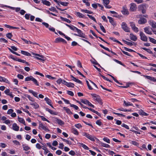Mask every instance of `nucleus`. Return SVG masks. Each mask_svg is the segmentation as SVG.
Returning a JSON list of instances; mask_svg holds the SVG:
<instances>
[{
  "label": "nucleus",
  "mask_w": 156,
  "mask_h": 156,
  "mask_svg": "<svg viewBox=\"0 0 156 156\" xmlns=\"http://www.w3.org/2000/svg\"><path fill=\"white\" fill-rule=\"evenodd\" d=\"M21 53L24 55L28 56H31V54L25 51L21 50Z\"/></svg>",
  "instance_id": "21"
},
{
  "label": "nucleus",
  "mask_w": 156,
  "mask_h": 156,
  "mask_svg": "<svg viewBox=\"0 0 156 156\" xmlns=\"http://www.w3.org/2000/svg\"><path fill=\"white\" fill-rule=\"evenodd\" d=\"M61 83L69 87L73 88L74 86V84L73 83H68L65 80H62L61 78H59V84Z\"/></svg>",
  "instance_id": "1"
},
{
  "label": "nucleus",
  "mask_w": 156,
  "mask_h": 156,
  "mask_svg": "<svg viewBox=\"0 0 156 156\" xmlns=\"http://www.w3.org/2000/svg\"><path fill=\"white\" fill-rule=\"evenodd\" d=\"M86 82L88 86V88L89 90H92L93 89L91 87V86L89 84V83L88 81L87 80H86Z\"/></svg>",
  "instance_id": "57"
},
{
  "label": "nucleus",
  "mask_w": 156,
  "mask_h": 156,
  "mask_svg": "<svg viewBox=\"0 0 156 156\" xmlns=\"http://www.w3.org/2000/svg\"><path fill=\"white\" fill-rule=\"evenodd\" d=\"M124 104L126 106L133 105V104L132 103H130V102H126L125 101H124Z\"/></svg>",
  "instance_id": "34"
},
{
  "label": "nucleus",
  "mask_w": 156,
  "mask_h": 156,
  "mask_svg": "<svg viewBox=\"0 0 156 156\" xmlns=\"http://www.w3.org/2000/svg\"><path fill=\"white\" fill-rule=\"evenodd\" d=\"M145 8L146 5H145L142 4L140 6V9L143 13H145L146 12Z\"/></svg>",
  "instance_id": "13"
},
{
  "label": "nucleus",
  "mask_w": 156,
  "mask_h": 156,
  "mask_svg": "<svg viewBox=\"0 0 156 156\" xmlns=\"http://www.w3.org/2000/svg\"><path fill=\"white\" fill-rule=\"evenodd\" d=\"M147 22V20L144 18H140L138 21V23L139 24H143Z\"/></svg>",
  "instance_id": "11"
},
{
  "label": "nucleus",
  "mask_w": 156,
  "mask_h": 156,
  "mask_svg": "<svg viewBox=\"0 0 156 156\" xmlns=\"http://www.w3.org/2000/svg\"><path fill=\"white\" fill-rule=\"evenodd\" d=\"M76 13L77 16L80 18H83L84 17V15L79 12H77Z\"/></svg>",
  "instance_id": "40"
},
{
  "label": "nucleus",
  "mask_w": 156,
  "mask_h": 156,
  "mask_svg": "<svg viewBox=\"0 0 156 156\" xmlns=\"http://www.w3.org/2000/svg\"><path fill=\"white\" fill-rule=\"evenodd\" d=\"M76 101L77 103L79 104L80 105H81V106L83 108H84L85 109L88 108L86 107V106H84L82 104H81V103L80 101L77 100V101Z\"/></svg>",
  "instance_id": "49"
},
{
  "label": "nucleus",
  "mask_w": 156,
  "mask_h": 156,
  "mask_svg": "<svg viewBox=\"0 0 156 156\" xmlns=\"http://www.w3.org/2000/svg\"><path fill=\"white\" fill-rule=\"evenodd\" d=\"M69 28L72 30H75L76 31H78V32H80L79 29L73 25H71L69 27Z\"/></svg>",
  "instance_id": "26"
},
{
  "label": "nucleus",
  "mask_w": 156,
  "mask_h": 156,
  "mask_svg": "<svg viewBox=\"0 0 156 156\" xmlns=\"http://www.w3.org/2000/svg\"><path fill=\"white\" fill-rule=\"evenodd\" d=\"M129 37L130 39L134 41H136L137 40V37L136 36L132 34H130Z\"/></svg>",
  "instance_id": "17"
},
{
  "label": "nucleus",
  "mask_w": 156,
  "mask_h": 156,
  "mask_svg": "<svg viewBox=\"0 0 156 156\" xmlns=\"http://www.w3.org/2000/svg\"><path fill=\"white\" fill-rule=\"evenodd\" d=\"M30 80L32 81L37 86H39V84L37 80L32 76H30L26 77L25 78V81H28Z\"/></svg>",
  "instance_id": "3"
},
{
  "label": "nucleus",
  "mask_w": 156,
  "mask_h": 156,
  "mask_svg": "<svg viewBox=\"0 0 156 156\" xmlns=\"http://www.w3.org/2000/svg\"><path fill=\"white\" fill-rule=\"evenodd\" d=\"M150 25L153 28H156V22H155L154 21H150Z\"/></svg>",
  "instance_id": "23"
},
{
  "label": "nucleus",
  "mask_w": 156,
  "mask_h": 156,
  "mask_svg": "<svg viewBox=\"0 0 156 156\" xmlns=\"http://www.w3.org/2000/svg\"><path fill=\"white\" fill-rule=\"evenodd\" d=\"M40 116L42 120H43L44 121H47V122H49V121L48 120V119H47L46 118H45L44 116Z\"/></svg>",
  "instance_id": "58"
},
{
  "label": "nucleus",
  "mask_w": 156,
  "mask_h": 156,
  "mask_svg": "<svg viewBox=\"0 0 156 156\" xmlns=\"http://www.w3.org/2000/svg\"><path fill=\"white\" fill-rule=\"evenodd\" d=\"M121 126L122 127H124L127 129H129V126H127V125H126V124H125V123H123L122 125Z\"/></svg>",
  "instance_id": "60"
},
{
  "label": "nucleus",
  "mask_w": 156,
  "mask_h": 156,
  "mask_svg": "<svg viewBox=\"0 0 156 156\" xmlns=\"http://www.w3.org/2000/svg\"><path fill=\"white\" fill-rule=\"evenodd\" d=\"M122 28L125 31L127 32H130L129 29L127 26L125 22H122Z\"/></svg>",
  "instance_id": "6"
},
{
  "label": "nucleus",
  "mask_w": 156,
  "mask_h": 156,
  "mask_svg": "<svg viewBox=\"0 0 156 156\" xmlns=\"http://www.w3.org/2000/svg\"><path fill=\"white\" fill-rule=\"evenodd\" d=\"M36 147L38 149H40L42 148V146L39 143H37L36 144Z\"/></svg>",
  "instance_id": "63"
},
{
  "label": "nucleus",
  "mask_w": 156,
  "mask_h": 156,
  "mask_svg": "<svg viewBox=\"0 0 156 156\" xmlns=\"http://www.w3.org/2000/svg\"><path fill=\"white\" fill-rule=\"evenodd\" d=\"M122 12L123 14L128 15L129 14L127 9L124 8H123V10Z\"/></svg>",
  "instance_id": "28"
},
{
  "label": "nucleus",
  "mask_w": 156,
  "mask_h": 156,
  "mask_svg": "<svg viewBox=\"0 0 156 156\" xmlns=\"http://www.w3.org/2000/svg\"><path fill=\"white\" fill-rule=\"evenodd\" d=\"M0 41L1 42H3L5 43H7L8 42L7 41L3 38H0Z\"/></svg>",
  "instance_id": "54"
},
{
  "label": "nucleus",
  "mask_w": 156,
  "mask_h": 156,
  "mask_svg": "<svg viewBox=\"0 0 156 156\" xmlns=\"http://www.w3.org/2000/svg\"><path fill=\"white\" fill-rule=\"evenodd\" d=\"M107 18L109 20V22L114 26H115L116 25V23L114 21L113 19L111 17L108 16Z\"/></svg>",
  "instance_id": "10"
},
{
  "label": "nucleus",
  "mask_w": 156,
  "mask_h": 156,
  "mask_svg": "<svg viewBox=\"0 0 156 156\" xmlns=\"http://www.w3.org/2000/svg\"><path fill=\"white\" fill-rule=\"evenodd\" d=\"M130 7L129 10L132 12H134L136 11L137 9V6L136 4L132 3L130 4Z\"/></svg>",
  "instance_id": "7"
},
{
  "label": "nucleus",
  "mask_w": 156,
  "mask_h": 156,
  "mask_svg": "<svg viewBox=\"0 0 156 156\" xmlns=\"http://www.w3.org/2000/svg\"><path fill=\"white\" fill-rule=\"evenodd\" d=\"M96 123L97 125H98L99 126H101L102 124V122H101V121L99 120H97L96 122Z\"/></svg>",
  "instance_id": "61"
},
{
  "label": "nucleus",
  "mask_w": 156,
  "mask_h": 156,
  "mask_svg": "<svg viewBox=\"0 0 156 156\" xmlns=\"http://www.w3.org/2000/svg\"><path fill=\"white\" fill-rule=\"evenodd\" d=\"M132 29L136 33L137 32L139 31L138 28L136 27V26H135L134 27H133V28H132Z\"/></svg>",
  "instance_id": "62"
},
{
  "label": "nucleus",
  "mask_w": 156,
  "mask_h": 156,
  "mask_svg": "<svg viewBox=\"0 0 156 156\" xmlns=\"http://www.w3.org/2000/svg\"><path fill=\"white\" fill-rule=\"evenodd\" d=\"M67 94L71 96H73L74 95V94L73 92L71 91L68 90L67 91Z\"/></svg>",
  "instance_id": "59"
},
{
  "label": "nucleus",
  "mask_w": 156,
  "mask_h": 156,
  "mask_svg": "<svg viewBox=\"0 0 156 156\" xmlns=\"http://www.w3.org/2000/svg\"><path fill=\"white\" fill-rule=\"evenodd\" d=\"M87 108L88 109L92 111V112H93L95 113H96V114H97L99 116H101V114L100 113H99L97 111H95L94 109H92L91 108Z\"/></svg>",
  "instance_id": "25"
},
{
  "label": "nucleus",
  "mask_w": 156,
  "mask_h": 156,
  "mask_svg": "<svg viewBox=\"0 0 156 156\" xmlns=\"http://www.w3.org/2000/svg\"><path fill=\"white\" fill-rule=\"evenodd\" d=\"M142 49L143 50L146 51H147L150 54H152L153 53L152 52L150 49H147L145 48H142Z\"/></svg>",
  "instance_id": "45"
},
{
  "label": "nucleus",
  "mask_w": 156,
  "mask_h": 156,
  "mask_svg": "<svg viewBox=\"0 0 156 156\" xmlns=\"http://www.w3.org/2000/svg\"><path fill=\"white\" fill-rule=\"evenodd\" d=\"M101 146L106 148H109L110 146L108 144H105L101 142L100 143Z\"/></svg>",
  "instance_id": "37"
},
{
  "label": "nucleus",
  "mask_w": 156,
  "mask_h": 156,
  "mask_svg": "<svg viewBox=\"0 0 156 156\" xmlns=\"http://www.w3.org/2000/svg\"><path fill=\"white\" fill-rule=\"evenodd\" d=\"M139 114L140 115H145V116H147L148 115V114L145 113V112H143L142 110L141 111V112H140Z\"/></svg>",
  "instance_id": "51"
},
{
  "label": "nucleus",
  "mask_w": 156,
  "mask_h": 156,
  "mask_svg": "<svg viewBox=\"0 0 156 156\" xmlns=\"http://www.w3.org/2000/svg\"><path fill=\"white\" fill-rule=\"evenodd\" d=\"M75 126L76 128L78 129H80V128L82 127V126L79 123L75 124Z\"/></svg>",
  "instance_id": "64"
},
{
  "label": "nucleus",
  "mask_w": 156,
  "mask_h": 156,
  "mask_svg": "<svg viewBox=\"0 0 156 156\" xmlns=\"http://www.w3.org/2000/svg\"><path fill=\"white\" fill-rule=\"evenodd\" d=\"M19 127L17 126L16 123H14L12 125V129L16 131H18L19 130Z\"/></svg>",
  "instance_id": "18"
},
{
  "label": "nucleus",
  "mask_w": 156,
  "mask_h": 156,
  "mask_svg": "<svg viewBox=\"0 0 156 156\" xmlns=\"http://www.w3.org/2000/svg\"><path fill=\"white\" fill-rule=\"evenodd\" d=\"M144 32L149 34H152L151 32L150 31L148 27H145L144 29Z\"/></svg>",
  "instance_id": "22"
},
{
  "label": "nucleus",
  "mask_w": 156,
  "mask_h": 156,
  "mask_svg": "<svg viewBox=\"0 0 156 156\" xmlns=\"http://www.w3.org/2000/svg\"><path fill=\"white\" fill-rule=\"evenodd\" d=\"M28 91L30 93L32 94L35 97L38 98V93L37 92H34L31 90H28Z\"/></svg>",
  "instance_id": "20"
},
{
  "label": "nucleus",
  "mask_w": 156,
  "mask_h": 156,
  "mask_svg": "<svg viewBox=\"0 0 156 156\" xmlns=\"http://www.w3.org/2000/svg\"><path fill=\"white\" fill-rule=\"evenodd\" d=\"M140 39L141 40L144 41H147V37L143 32H140Z\"/></svg>",
  "instance_id": "8"
},
{
  "label": "nucleus",
  "mask_w": 156,
  "mask_h": 156,
  "mask_svg": "<svg viewBox=\"0 0 156 156\" xmlns=\"http://www.w3.org/2000/svg\"><path fill=\"white\" fill-rule=\"evenodd\" d=\"M70 106L71 107H73L75 110H78L79 108L78 107L75 105L70 104Z\"/></svg>",
  "instance_id": "46"
},
{
  "label": "nucleus",
  "mask_w": 156,
  "mask_h": 156,
  "mask_svg": "<svg viewBox=\"0 0 156 156\" xmlns=\"http://www.w3.org/2000/svg\"><path fill=\"white\" fill-rule=\"evenodd\" d=\"M123 41L126 44L128 45L131 46L133 45V44L132 42H128L125 40H123Z\"/></svg>",
  "instance_id": "42"
},
{
  "label": "nucleus",
  "mask_w": 156,
  "mask_h": 156,
  "mask_svg": "<svg viewBox=\"0 0 156 156\" xmlns=\"http://www.w3.org/2000/svg\"><path fill=\"white\" fill-rule=\"evenodd\" d=\"M130 143L135 146H138L139 145V144L134 141L130 140Z\"/></svg>",
  "instance_id": "31"
},
{
  "label": "nucleus",
  "mask_w": 156,
  "mask_h": 156,
  "mask_svg": "<svg viewBox=\"0 0 156 156\" xmlns=\"http://www.w3.org/2000/svg\"><path fill=\"white\" fill-rule=\"evenodd\" d=\"M114 61L115 62H116L117 63L119 64L120 65H121L122 66H125V65L123 64L121 62L118 60L115 59H114Z\"/></svg>",
  "instance_id": "55"
},
{
  "label": "nucleus",
  "mask_w": 156,
  "mask_h": 156,
  "mask_svg": "<svg viewBox=\"0 0 156 156\" xmlns=\"http://www.w3.org/2000/svg\"><path fill=\"white\" fill-rule=\"evenodd\" d=\"M63 109L68 114L71 115L73 114V113L71 111L70 109L68 108L67 107H64L63 108Z\"/></svg>",
  "instance_id": "12"
},
{
  "label": "nucleus",
  "mask_w": 156,
  "mask_h": 156,
  "mask_svg": "<svg viewBox=\"0 0 156 156\" xmlns=\"http://www.w3.org/2000/svg\"><path fill=\"white\" fill-rule=\"evenodd\" d=\"M59 3H60L61 5L65 6H67L69 3L68 2H61L59 1Z\"/></svg>",
  "instance_id": "41"
},
{
  "label": "nucleus",
  "mask_w": 156,
  "mask_h": 156,
  "mask_svg": "<svg viewBox=\"0 0 156 156\" xmlns=\"http://www.w3.org/2000/svg\"><path fill=\"white\" fill-rule=\"evenodd\" d=\"M59 42H62L64 44H66L67 43L66 41L65 40L61 38H59Z\"/></svg>",
  "instance_id": "50"
},
{
  "label": "nucleus",
  "mask_w": 156,
  "mask_h": 156,
  "mask_svg": "<svg viewBox=\"0 0 156 156\" xmlns=\"http://www.w3.org/2000/svg\"><path fill=\"white\" fill-rule=\"evenodd\" d=\"M22 147L23 150L25 151H27L30 149V147L26 144H23L22 145Z\"/></svg>",
  "instance_id": "16"
},
{
  "label": "nucleus",
  "mask_w": 156,
  "mask_h": 156,
  "mask_svg": "<svg viewBox=\"0 0 156 156\" xmlns=\"http://www.w3.org/2000/svg\"><path fill=\"white\" fill-rule=\"evenodd\" d=\"M42 2L45 5L48 6H50L51 5L50 2L49 1L46 0H42Z\"/></svg>",
  "instance_id": "33"
},
{
  "label": "nucleus",
  "mask_w": 156,
  "mask_h": 156,
  "mask_svg": "<svg viewBox=\"0 0 156 156\" xmlns=\"http://www.w3.org/2000/svg\"><path fill=\"white\" fill-rule=\"evenodd\" d=\"M45 110L46 111H48L51 114H55V112H54L52 110L49 109L48 108H46Z\"/></svg>",
  "instance_id": "43"
},
{
  "label": "nucleus",
  "mask_w": 156,
  "mask_h": 156,
  "mask_svg": "<svg viewBox=\"0 0 156 156\" xmlns=\"http://www.w3.org/2000/svg\"><path fill=\"white\" fill-rule=\"evenodd\" d=\"M12 36L13 35L11 33H8L6 34V36L7 38L9 39H11L12 41H13V40L11 39V38L12 37Z\"/></svg>",
  "instance_id": "36"
},
{
  "label": "nucleus",
  "mask_w": 156,
  "mask_h": 156,
  "mask_svg": "<svg viewBox=\"0 0 156 156\" xmlns=\"http://www.w3.org/2000/svg\"><path fill=\"white\" fill-rule=\"evenodd\" d=\"M149 39H150V41L152 43H153L154 44H156V40L154 39V38H151V37H149Z\"/></svg>",
  "instance_id": "44"
},
{
  "label": "nucleus",
  "mask_w": 156,
  "mask_h": 156,
  "mask_svg": "<svg viewBox=\"0 0 156 156\" xmlns=\"http://www.w3.org/2000/svg\"><path fill=\"white\" fill-rule=\"evenodd\" d=\"M0 82H3L8 83H10L9 81L6 78L0 76Z\"/></svg>",
  "instance_id": "15"
},
{
  "label": "nucleus",
  "mask_w": 156,
  "mask_h": 156,
  "mask_svg": "<svg viewBox=\"0 0 156 156\" xmlns=\"http://www.w3.org/2000/svg\"><path fill=\"white\" fill-rule=\"evenodd\" d=\"M124 48L125 50L126 51H127L129 52H135V51L133 50L128 48L126 47H124Z\"/></svg>",
  "instance_id": "56"
},
{
  "label": "nucleus",
  "mask_w": 156,
  "mask_h": 156,
  "mask_svg": "<svg viewBox=\"0 0 156 156\" xmlns=\"http://www.w3.org/2000/svg\"><path fill=\"white\" fill-rule=\"evenodd\" d=\"M81 11L82 12H84L85 13L89 14H91L93 13V12H92L90 11L87 9H81Z\"/></svg>",
  "instance_id": "24"
},
{
  "label": "nucleus",
  "mask_w": 156,
  "mask_h": 156,
  "mask_svg": "<svg viewBox=\"0 0 156 156\" xmlns=\"http://www.w3.org/2000/svg\"><path fill=\"white\" fill-rule=\"evenodd\" d=\"M87 16L89 17L92 20H93L95 22H96V21L95 19L93 16H92L91 15H90L88 14H87Z\"/></svg>",
  "instance_id": "47"
},
{
  "label": "nucleus",
  "mask_w": 156,
  "mask_h": 156,
  "mask_svg": "<svg viewBox=\"0 0 156 156\" xmlns=\"http://www.w3.org/2000/svg\"><path fill=\"white\" fill-rule=\"evenodd\" d=\"M60 18L62 19V20L66 21L68 23H70L71 22V21L69 20L66 18L62 17V16H60Z\"/></svg>",
  "instance_id": "30"
},
{
  "label": "nucleus",
  "mask_w": 156,
  "mask_h": 156,
  "mask_svg": "<svg viewBox=\"0 0 156 156\" xmlns=\"http://www.w3.org/2000/svg\"><path fill=\"white\" fill-rule=\"evenodd\" d=\"M39 127L41 128L43 130L45 131H49L48 128L44 126L41 122H39Z\"/></svg>",
  "instance_id": "19"
},
{
  "label": "nucleus",
  "mask_w": 156,
  "mask_h": 156,
  "mask_svg": "<svg viewBox=\"0 0 156 156\" xmlns=\"http://www.w3.org/2000/svg\"><path fill=\"white\" fill-rule=\"evenodd\" d=\"M30 105H33L34 106V108L35 109H37L39 107V105L36 102H35L34 103H30Z\"/></svg>",
  "instance_id": "27"
},
{
  "label": "nucleus",
  "mask_w": 156,
  "mask_h": 156,
  "mask_svg": "<svg viewBox=\"0 0 156 156\" xmlns=\"http://www.w3.org/2000/svg\"><path fill=\"white\" fill-rule=\"evenodd\" d=\"M81 101L82 103H83V104L86 105H87L89 106H90L91 107H92L93 108H94V106L93 105L91 104L86 99H81Z\"/></svg>",
  "instance_id": "9"
},
{
  "label": "nucleus",
  "mask_w": 156,
  "mask_h": 156,
  "mask_svg": "<svg viewBox=\"0 0 156 156\" xmlns=\"http://www.w3.org/2000/svg\"><path fill=\"white\" fill-rule=\"evenodd\" d=\"M72 132L74 134L76 135H78V132L77 131V130L75 129V128H73L72 130Z\"/></svg>",
  "instance_id": "32"
},
{
  "label": "nucleus",
  "mask_w": 156,
  "mask_h": 156,
  "mask_svg": "<svg viewBox=\"0 0 156 156\" xmlns=\"http://www.w3.org/2000/svg\"><path fill=\"white\" fill-rule=\"evenodd\" d=\"M80 146L82 147L84 149L87 150H88L89 149V147H88L85 144H84L82 143H80Z\"/></svg>",
  "instance_id": "35"
},
{
  "label": "nucleus",
  "mask_w": 156,
  "mask_h": 156,
  "mask_svg": "<svg viewBox=\"0 0 156 156\" xmlns=\"http://www.w3.org/2000/svg\"><path fill=\"white\" fill-rule=\"evenodd\" d=\"M82 135L84 136H86L87 138L92 141H94L95 140L94 139L93 136L87 133L83 132L82 133Z\"/></svg>",
  "instance_id": "5"
},
{
  "label": "nucleus",
  "mask_w": 156,
  "mask_h": 156,
  "mask_svg": "<svg viewBox=\"0 0 156 156\" xmlns=\"http://www.w3.org/2000/svg\"><path fill=\"white\" fill-rule=\"evenodd\" d=\"M79 32H78V31H76L78 34H74V35L75 36H78L80 37L87 39V36L84 34L81 30L79 29Z\"/></svg>",
  "instance_id": "4"
},
{
  "label": "nucleus",
  "mask_w": 156,
  "mask_h": 156,
  "mask_svg": "<svg viewBox=\"0 0 156 156\" xmlns=\"http://www.w3.org/2000/svg\"><path fill=\"white\" fill-rule=\"evenodd\" d=\"M24 96L26 97L30 101H34V99L33 98L31 97L30 95L26 94L24 95Z\"/></svg>",
  "instance_id": "29"
},
{
  "label": "nucleus",
  "mask_w": 156,
  "mask_h": 156,
  "mask_svg": "<svg viewBox=\"0 0 156 156\" xmlns=\"http://www.w3.org/2000/svg\"><path fill=\"white\" fill-rule=\"evenodd\" d=\"M104 5H108L109 3V0H102Z\"/></svg>",
  "instance_id": "52"
},
{
  "label": "nucleus",
  "mask_w": 156,
  "mask_h": 156,
  "mask_svg": "<svg viewBox=\"0 0 156 156\" xmlns=\"http://www.w3.org/2000/svg\"><path fill=\"white\" fill-rule=\"evenodd\" d=\"M60 138L63 141L66 142L68 144L70 145L72 144L71 142L70 141L66 140V139H63L61 137Z\"/></svg>",
  "instance_id": "48"
},
{
  "label": "nucleus",
  "mask_w": 156,
  "mask_h": 156,
  "mask_svg": "<svg viewBox=\"0 0 156 156\" xmlns=\"http://www.w3.org/2000/svg\"><path fill=\"white\" fill-rule=\"evenodd\" d=\"M103 140L108 143H110V140L107 137H104L103 139Z\"/></svg>",
  "instance_id": "53"
},
{
  "label": "nucleus",
  "mask_w": 156,
  "mask_h": 156,
  "mask_svg": "<svg viewBox=\"0 0 156 156\" xmlns=\"http://www.w3.org/2000/svg\"><path fill=\"white\" fill-rule=\"evenodd\" d=\"M1 7H7L9 8L13 9V10L15 9V8L14 7H11L10 6L7 5H2V6H1Z\"/></svg>",
  "instance_id": "38"
},
{
  "label": "nucleus",
  "mask_w": 156,
  "mask_h": 156,
  "mask_svg": "<svg viewBox=\"0 0 156 156\" xmlns=\"http://www.w3.org/2000/svg\"><path fill=\"white\" fill-rule=\"evenodd\" d=\"M91 95L93 97L94 99L97 101L100 104L102 105L103 102L100 97L95 94H91Z\"/></svg>",
  "instance_id": "2"
},
{
  "label": "nucleus",
  "mask_w": 156,
  "mask_h": 156,
  "mask_svg": "<svg viewBox=\"0 0 156 156\" xmlns=\"http://www.w3.org/2000/svg\"><path fill=\"white\" fill-rule=\"evenodd\" d=\"M44 100L46 101L47 104L50 106L52 108H53V106L51 104V100L48 97H46L44 98Z\"/></svg>",
  "instance_id": "14"
},
{
  "label": "nucleus",
  "mask_w": 156,
  "mask_h": 156,
  "mask_svg": "<svg viewBox=\"0 0 156 156\" xmlns=\"http://www.w3.org/2000/svg\"><path fill=\"white\" fill-rule=\"evenodd\" d=\"M99 25H100L101 29L102 31L104 33H105L106 30L103 26L102 25V24L101 23H100Z\"/></svg>",
  "instance_id": "39"
}]
</instances>
